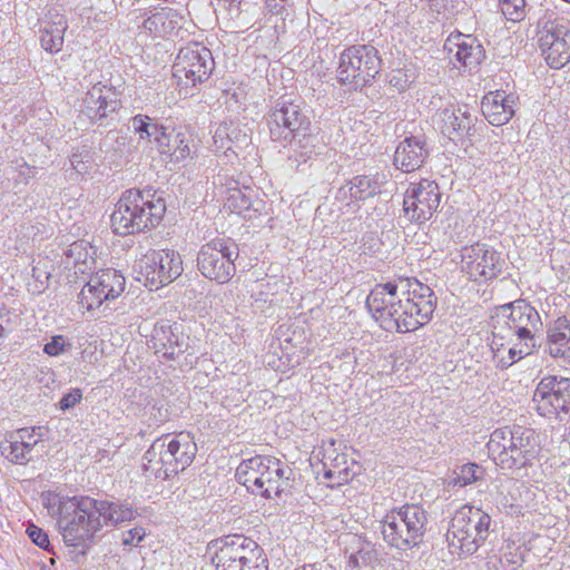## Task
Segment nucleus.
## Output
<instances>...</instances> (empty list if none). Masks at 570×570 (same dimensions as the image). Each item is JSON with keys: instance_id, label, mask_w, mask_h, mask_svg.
Listing matches in <instances>:
<instances>
[{"instance_id": "f257e3e1", "label": "nucleus", "mask_w": 570, "mask_h": 570, "mask_svg": "<svg viewBox=\"0 0 570 570\" xmlns=\"http://www.w3.org/2000/svg\"><path fill=\"white\" fill-rule=\"evenodd\" d=\"M366 307L385 331L407 333L426 324L435 309L433 291L415 278L399 277L376 284Z\"/></svg>"}, {"instance_id": "f03ea898", "label": "nucleus", "mask_w": 570, "mask_h": 570, "mask_svg": "<svg viewBox=\"0 0 570 570\" xmlns=\"http://www.w3.org/2000/svg\"><path fill=\"white\" fill-rule=\"evenodd\" d=\"M538 311L524 299L504 304L492 318V351L498 356L500 348L508 345V357L499 361L501 368H508L517 361L532 354L539 346L538 334L542 331Z\"/></svg>"}, {"instance_id": "7ed1b4c3", "label": "nucleus", "mask_w": 570, "mask_h": 570, "mask_svg": "<svg viewBox=\"0 0 570 570\" xmlns=\"http://www.w3.org/2000/svg\"><path fill=\"white\" fill-rule=\"evenodd\" d=\"M58 525L63 542L85 553L102 530L97 500L90 497L59 499Z\"/></svg>"}, {"instance_id": "20e7f679", "label": "nucleus", "mask_w": 570, "mask_h": 570, "mask_svg": "<svg viewBox=\"0 0 570 570\" xmlns=\"http://www.w3.org/2000/svg\"><path fill=\"white\" fill-rule=\"evenodd\" d=\"M489 453L503 470L532 466L541 452L539 434L531 428L513 425L494 430L488 442Z\"/></svg>"}, {"instance_id": "39448f33", "label": "nucleus", "mask_w": 570, "mask_h": 570, "mask_svg": "<svg viewBox=\"0 0 570 570\" xmlns=\"http://www.w3.org/2000/svg\"><path fill=\"white\" fill-rule=\"evenodd\" d=\"M166 204L150 191L128 189L118 199L110 216L112 230L118 235H131L156 227L163 219Z\"/></svg>"}, {"instance_id": "423d86ee", "label": "nucleus", "mask_w": 570, "mask_h": 570, "mask_svg": "<svg viewBox=\"0 0 570 570\" xmlns=\"http://www.w3.org/2000/svg\"><path fill=\"white\" fill-rule=\"evenodd\" d=\"M491 517L479 508L462 505L451 519L446 542L451 554L466 558L474 554L490 534Z\"/></svg>"}, {"instance_id": "0eeeda50", "label": "nucleus", "mask_w": 570, "mask_h": 570, "mask_svg": "<svg viewBox=\"0 0 570 570\" xmlns=\"http://www.w3.org/2000/svg\"><path fill=\"white\" fill-rule=\"evenodd\" d=\"M207 556L216 570H267L263 549L252 539L233 534L213 540Z\"/></svg>"}, {"instance_id": "6e6552de", "label": "nucleus", "mask_w": 570, "mask_h": 570, "mask_svg": "<svg viewBox=\"0 0 570 570\" xmlns=\"http://www.w3.org/2000/svg\"><path fill=\"white\" fill-rule=\"evenodd\" d=\"M426 522V513L421 507L406 504L390 511L380 528L386 543L406 551L422 542Z\"/></svg>"}, {"instance_id": "1a4fd4ad", "label": "nucleus", "mask_w": 570, "mask_h": 570, "mask_svg": "<svg viewBox=\"0 0 570 570\" xmlns=\"http://www.w3.org/2000/svg\"><path fill=\"white\" fill-rule=\"evenodd\" d=\"M542 17L537 20L539 45L547 63L554 69L570 60V29L563 18H554L551 10L540 9Z\"/></svg>"}, {"instance_id": "9d476101", "label": "nucleus", "mask_w": 570, "mask_h": 570, "mask_svg": "<svg viewBox=\"0 0 570 570\" xmlns=\"http://www.w3.org/2000/svg\"><path fill=\"white\" fill-rule=\"evenodd\" d=\"M135 271L137 281L158 289L174 282L181 275L183 261L173 249L149 250L137 262Z\"/></svg>"}, {"instance_id": "9b49d317", "label": "nucleus", "mask_w": 570, "mask_h": 570, "mask_svg": "<svg viewBox=\"0 0 570 570\" xmlns=\"http://www.w3.org/2000/svg\"><path fill=\"white\" fill-rule=\"evenodd\" d=\"M238 257L236 244L225 239H213L198 252L197 266L202 275L219 284L228 283L235 275V259Z\"/></svg>"}, {"instance_id": "f8f14e48", "label": "nucleus", "mask_w": 570, "mask_h": 570, "mask_svg": "<svg viewBox=\"0 0 570 570\" xmlns=\"http://www.w3.org/2000/svg\"><path fill=\"white\" fill-rule=\"evenodd\" d=\"M381 59L371 46H352L340 58L337 79L343 85L364 86L379 73Z\"/></svg>"}, {"instance_id": "ddd939ff", "label": "nucleus", "mask_w": 570, "mask_h": 570, "mask_svg": "<svg viewBox=\"0 0 570 570\" xmlns=\"http://www.w3.org/2000/svg\"><path fill=\"white\" fill-rule=\"evenodd\" d=\"M212 52L200 43H189L181 48L173 66V76L183 86H196L208 79L214 69Z\"/></svg>"}, {"instance_id": "4468645a", "label": "nucleus", "mask_w": 570, "mask_h": 570, "mask_svg": "<svg viewBox=\"0 0 570 570\" xmlns=\"http://www.w3.org/2000/svg\"><path fill=\"white\" fill-rule=\"evenodd\" d=\"M269 136L273 141L285 142L299 137L309 126L301 105L294 100L279 99L267 117Z\"/></svg>"}, {"instance_id": "2eb2a0df", "label": "nucleus", "mask_w": 570, "mask_h": 570, "mask_svg": "<svg viewBox=\"0 0 570 570\" xmlns=\"http://www.w3.org/2000/svg\"><path fill=\"white\" fill-rule=\"evenodd\" d=\"M441 202L439 185L430 179L410 184L403 199L405 218L411 223L422 224L433 216Z\"/></svg>"}, {"instance_id": "dca6fc26", "label": "nucleus", "mask_w": 570, "mask_h": 570, "mask_svg": "<svg viewBox=\"0 0 570 570\" xmlns=\"http://www.w3.org/2000/svg\"><path fill=\"white\" fill-rule=\"evenodd\" d=\"M533 402L543 416H570V379L544 376L534 390Z\"/></svg>"}, {"instance_id": "f3484780", "label": "nucleus", "mask_w": 570, "mask_h": 570, "mask_svg": "<svg viewBox=\"0 0 570 570\" xmlns=\"http://www.w3.org/2000/svg\"><path fill=\"white\" fill-rule=\"evenodd\" d=\"M126 281L122 274L112 268L101 269L90 276L79 293V303L88 311L114 301L125 291Z\"/></svg>"}, {"instance_id": "a211bd4d", "label": "nucleus", "mask_w": 570, "mask_h": 570, "mask_svg": "<svg viewBox=\"0 0 570 570\" xmlns=\"http://www.w3.org/2000/svg\"><path fill=\"white\" fill-rule=\"evenodd\" d=\"M462 271L474 282L493 279L502 271L500 253L479 243L465 247L462 252Z\"/></svg>"}, {"instance_id": "6ab92c4d", "label": "nucleus", "mask_w": 570, "mask_h": 570, "mask_svg": "<svg viewBox=\"0 0 570 570\" xmlns=\"http://www.w3.org/2000/svg\"><path fill=\"white\" fill-rule=\"evenodd\" d=\"M168 435L157 438L144 455L142 468L155 479L166 480L181 472L167 445Z\"/></svg>"}, {"instance_id": "aec40b11", "label": "nucleus", "mask_w": 570, "mask_h": 570, "mask_svg": "<svg viewBox=\"0 0 570 570\" xmlns=\"http://www.w3.org/2000/svg\"><path fill=\"white\" fill-rule=\"evenodd\" d=\"M435 117L441 124V131L451 140L470 136L475 120L468 106H440Z\"/></svg>"}, {"instance_id": "412c9836", "label": "nucleus", "mask_w": 570, "mask_h": 570, "mask_svg": "<svg viewBox=\"0 0 570 570\" xmlns=\"http://www.w3.org/2000/svg\"><path fill=\"white\" fill-rule=\"evenodd\" d=\"M120 107L117 94L100 82L94 85L82 100L81 114L91 121H99Z\"/></svg>"}, {"instance_id": "4be33fe9", "label": "nucleus", "mask_w": 570, "mask_h": 570, "mask_svg": "<svg viewBox=\"0 0 570 570\" xmlns=\"http://www.w3.org/2000/svg\"><path fill=\"white\" fill-rule=\"evenodd\" d=\"M263 472V491L255 494L271 499L289 492L293 483V470L288 465L274 456H268Z\"/></svg>"}, {"instance_id": "5701e85b", "label": "nucleus", "mask_w": 570, "mask_h": 570, "mask_svg": "<svg viewBox=\"0 0 570 570\" xmlns=\"http://www.w3.org/2000/svg\"><path fill=\"white\" fill-rule=\"evenodd\" d=\"M429 149L423 137L410 136L402 140L394 153V165L404 173L419 169L426 157Z\"/></svg>"}, {"instance_id": "b1692460", "label": "nucleus", "mask_w": 570, "mask_h": 570, "mask_svg": "<svg viewBox=\"0 0 570 570\" xmlns=\"http://www.w3.org/2000/svg\"><path fill=\"white\" fill-rule=\"evenodd\" d=\"M385 183L386 177L382 173L357 175L340 188L338 195H348L351 200L363 202L381 194Z\"/></svg>"}, {"instance_id": "393cba45", "label": "nucleus", "mask_w": 570, "mask_h": 570, "mask_svg": "<svg viewBox=\"0 0 570 570\" xmlns=\"http://www.w3.org/2000/svg\"><path fill=\"white\" fill-rule=\"evenodd\" d=\"M514 99L504 91L490 92L482 99V112L493 126L507 124L514 115Z\"/></svg>"}, {"instance_id": "a878e982", "label": "nucleus", "mask_w": 570, "mask_h": 570, "mask_svg": "<svg viewBox=\"0 0 570 570\" xmlns=\"http://www.w3.org/2000/svg\"><path fill=\"white\" fill-rule=\"evenodd\" d=\"M445 49L465 67H476L482 59V47L475 43L471 36H450L445 42Z\"/></svg>"}, {"instance_id": "bb28decb", "label": "nucleus", "mask_w": 570, "mask_h": 570, "mask_svg": "<svg viewBox=\"0 0 570 570\" xmlns=\"http://www.w3.org/2000/svg\"><path fill=\"white\" fill-rule=\"evenodd\" d=\"M151 342L155 353L166 360H175L184 353V338L170 325L155 327Z\"/></svg>"}, {"instance_id": "cd10ccee", "label": "nucleus", "mask_w": 570, "mask_h": 570, "mask_svg": "<svg viewBox=\"0 0 570 570\" xmlns=\"http://www.w3.org/2000/svg\"><path fill=\"white\" fill-rule=\"evenodd\" d=\"M68 24L63 14L51 10L43 20V29L40 37L41 47L51 53L59 52L63 45V35Z\"/></svg>"}, {"instance_id": "c85d7f7f", "label": "nucleus", "mask_w": 570, "mask_h": 570, "mask_svg": "<svg viewBox=\"0 0 570 570\" xmlns=\"http://www.w3.org/2000/svg\"><path fill=\"white\" fill-rule=\"evenodd\" d=\"M546 350L554 358H570V325L567 318L559 317L548 327Z\"/></svg>"}, {"instance_id": "c756f323", "label": "nucleus", "mask_w": 570, "mask_h": 570, "mask_svg": "<svg viewBox=\"0 0 570 570\" xmlns=\"http://www.w3.org/2000/svg\"><path fill=\"white\" fill-rule=\"evenodd\" d=\"M268 455H255L239 463L236 469L237 481L252 493L262 492L263 474Z\"/></svg>"}, {"instance_id": "7c9ffc66", "label": "nucleus", "mask_w": 570, "mask_h": 570, "mask_svg": "<svg viewBox=\"0 0 570 570\" xmlns=\"http://www.w3.org/2000/svg\"><path fill=\"white\" fill-rule=\"evenodd\" d=\"M167 435V445L170 448V454L175 464L179 465V470L183 472L193 463L197 453V445L188 432Z\"/></svg>"}, {"instance_id": "2f4dec72", "label": "nucleus", "mask_w": 570, "mask_h": 570, "mask_svg": "<svg viewBox=\"0 0 570 570\" xmlns=\"http://www.w3.org/2000/svg\"><path fill=\"white\" fill-rule=\"evenodd\" d=\"M157 148L161 155H168L175 161H183L190 155L189 136L167 127L158 138Z\"/></svg>"}, {"instance_id": "473e14b6", "label": "nucleus", "mask_w": 570, "mask_h": 570, "mask_svg": "<svg viewBox=\"0 0 570 570\" xmlns=\"http://www.w3.org/2000/svg\"><path fill=\"white\" fill-rule=\"evenodd\" d=\"M142 16L145 18L141 27L157 37L171 35L178 24V14L173 9L161 8L160 10L145 12Z\"/></svg>"}, {"instance_id": "72a5a7b5", "label": "nucleus", "mask_w": 570, "mask_h": 570, "mask_svg": "<svg viewBox=\"0 0 570 570\" xmlns=\"http://www.w3.org/2000/svg\"><path fill=\"white\" fill-rule=\"evenodd\" d=\"M98 514L102 519L104 527H115L121 522L130 521L135 518V511L128 504L111 502L107 500H97Z\"/></svg>"}, {"instance_id": "f704fd0d", "label": "nucleus", "mask_w": 570, "mask_h": 570, "mask_svg": "<svg viewBox=\"0 0 570 570\" xmlns=\"http://www.w3.org/2000/svg\"><path fill=\"white\" fill-rule=\"evenodd\" d=\"M226 206L238 215L248 216L250 210L258 213L262 210V200L253 199V190L250 188H228L226 197Z\"/></svg>"}, {"instance_id": "c9c22d12", "label": "nucleus", "mask_w": 570, "mask_h": 570, "mask_svg": "<svg viewBox=\"0 0 570 570\" xmlns=\"http://www.w3.org/2000/svg\"><path fill=\"white\" fill-rule=\"evenodd\" d=\"M323 465L325 468L324 478L332 480L334 482L333 485H341L348 482L351 474L344 454L335 453L334 449L326 450Z\"/></svg>"}, {"instance_id": "e433bc0d", "label": "nucleus", "mask_w": 570, "mask_h": 570, "mask_svg": "<svg viewBox=\"0 0 570 570\" xmlns=\"http://www.w3.org/2000/svg\"><path fill=\"white\" fill-rule=\"evenodd\" d=\"M500 9L508 21L520 22L527 17L529 21H535L541 17L532 11L527 0H500Z\"/></svg>"}, {"instance_id": "4c0bfd02", "label": "nucleus", "mask_w": 570, "mask_h": 570, "mask_svg": "<svg viewBox=\"0 0 570 570\" xmlns=\"http://www.w3.org/2000/svg\"><path fill=\"white\" fill-rule=\"evenodd\" d=\"M213 140L217 150L228 151L234 150V147H237L238 144L245 142L247 140V136L245 134H240V130L235 126L223 124L215 130Z\"/></svg>"}, {"instance_id": "58836bf2", "label": "nucleus", "mask_w": 570, "mask_h": 570, "mask_svg": "<svg viewBox=\"0 0 570 570\" xmlns=\"http://www.w3.org/2000/svg\"><path fill=\"white\" fill-rule=\"evenodd\" d=\"M131 127L136 134L139 135V139H148L158 145V138L163 135L167 127L154 122V120L144 115H137L131 119Z\"/></svg>"}, {"instance_id": "ea45409f", "label": "nucleus", "mask_w": 570, "mask_h": 570, "mask_svg": "<svg viewBox=\"0 0 570 570\" xmlns=\"http://www.w3.org/2000/svg\"><path fill=\"white\" fill-rule=\"evenodd\" d=\"M16 443L22 444L31 455L39 453L38 445L42 443L45 429L42 426L22 428L10 432Z\"/></svg>"}, {"instance_id": "a19ab883", "label": "nucleus", "mask_w": 570, "mask_h": 570, "mask_svg": "<svg viewBox=\"0 0 570 570\" xmlns=\"http://www.w3.org/2000/svg\"><path fill=\"white\" fill-rule=\"evenodd\" d=\"M0 449L6 459L11 463L24 465L33 460V455L22 444L16 443L14 439H11V433L7 435Z\"/></svg>"}, {"instance_id": "79ce46f5", "label": "nucleus", "mask_w": 570, "mask_h": 570, "mask_svg": "<svg viewBox=\"0 0 570 570\" xmlns=\"http://www.w3.org/2000/svg\"><path fill=\"white\" fill-rule=\"evenodd\" d=\"M376 561L377 552L370 546H364L356 552L351 553L347 566L350 570H362L363 568L373 567Z\"/></svg>"}, {"instance_id": "37998d69", "label": "nucleus", "mask_w": 570, "mask_h": 570, "mask_svg": "<svg viewBox=\"0 0 570 570\" xmlns=\"http://www.w3.org/2000/svg\"><path fill=\"white\" fill-rule=\"evenodd\" d=\"M453 474L451 482L462 488L481 479L483 470L475 463H466L455 470Z\"/></svg>"}, {"instance_id": "c03bdc74", "label": "nucleus", "mask_w": 570, "mask_h": 570, "mask_svg": "<svg viewBox=\"0 0 570 570\" xmlns=\"http://www.w3.org/2000/svg\"><path fill=\"white\" fill-rule=\"evenodd\" d=\"M438 20H452L458 12V0H426Z\"/></svg>"}, {"instance_id": "a18cd8bd", "label": "nucleus", "mask_w": 570, "mask_h": 570, "mask_svg": "<svg viewBox=\"0 0 570 570\" xmlns=\"http://www.w3.org/2000/svg\"><path fill=\"white\" fill-rule=\"evenodd\" d=\"M291 149L306 161L314 154L313 138L307 136L305 131L301 132L299 137L288 139Z\"/></svg>"}, {"instance_id": "49530a36", "label": "nucleus", "mask_w": 570, "mask_h": 570, "mask_svg": "<svg viewBox=\"0 0 570 570\" xmlns=\"http://www.w3.org/2000/svg\"><path fill=\"white\" fill-rule=\"evenodd\" d=\"M32 278L33 283H29V286L32 287V293L43 292L50 278V273L47 269V262H43V264L39 262L32 267Z\"/></svg>"}, {"instance_id": "de8ad7c7", "label": "nucleus", "mask_w": 570, "mask_h": 570, "mask_svg": "<svg viewBox=\"0 0 570 570\" xmlns=\"http://www.w3.org/2000/svg\"><path fill=\"white\" fill-rule=\"evenodd\" d=\"M415 79V72L412 69H395L389 76V82L400 91L405 90Z\"/></svg>"}, {"instance_id": "09e8293b", "label": "nucleus", "mask_w": 570, "mask_h": 570, "mask_svg": "<svg viewBox=\"0 0 570 570\" xmlns=\"http://www.w3.org/2000/svg\"><path fill=\"white\" fill-rule=\"evenodd\" d=\"M71 348V344L62 335L52 336L51 340L45 344L43 352L49 356H59L66 351Z\"/></svg>"}, {"instance_id": "8fccbe9b", "label": "nucleus", "mask_w": 570, "mask_h": 570, "mask_svg": "<svg viewBox=\"0 0 570 570\" xmlns=\"http://www.w3.org/2000/svg\"><path fill=\"white\" fill-rule=\"evenodd\" d=\"M70 163L77 174L86 175L89 173L92 166V157L89 155V153H75L70 158Z\"/></svg>"}, {"instance_id": "3c124183", "label": "nucleus", "mask_w": 570, "mask_h": 570, "mask_svg": "<svg viewBox=\"0 0 570 570\" xmlns=\"http://www.w3.org/2000/svg\"><path fill=\"white\" fill-rule=\"evenodd\" d=\"M86 249V246L83 245V243L81 242H75L70 245V248L68 249V257H73V263H75V266L78 268V271L80 273H85V267H88V262H87V258L85 257L83 259L81 258V255H82V250Z\"/></svg>"}, {"instance_id": "603ef678", "label": "nucleus", "mask_w": 570, "mask_h": 570, "mask_svg": "<svg viewBox=\"0 0 570 570\" xmlns=\"http://www.w3.org/2000/svg\"><path fill=\"white\" fill-rule=\"evenodd\" d=\"M27 533L31 541L43 550H49L50 541L48 534L35 524H29Z\"/></svg>"}, {"instance_id": "864d4df0", "label": "nucleus", "mask_w": 570, "mask_h": 570, "mask_svg": "<svg viewBox=\"0 0 570 570\" xmlns=\"http://www.w3.org/2000/svg\"><path fill=\"white\" fill-rule=\"evenodd\" d=\"M145 529L136 527L122 534L121 542L124 546H138L145 538Z\"/></svg>"}, {"instance_id": "5fc2aeb1", "label": "nucleus", "mask_w": 570, "mask_h": 570, "mask_svg": "<svg viewBox=\"0 0 570 570\" xmlns=\"http://www.w3.org/2000/svg\"><path fill=\"white\" fill-rule=\"evenodd\" d=\"M17 176L16 181L19 184H28L36 175V169L30 167L27 163H21L16 167Z\"/></svg>"}, {"instance_id": "6e6d98bb", "label": "nucleus", "mask_w": 570, "mask_h": 570, "mask_svg": "<svg viewBox=\"0 0 570 570\" xmlns=\"http://www.w3.org/2000/svg\"><path fill=\"white\" fill-rule=\"evenodd\" d=\"M82 397L81 391L76 389L70 393L65 394L60 400V409L68 410L80 402Z\"/></svg>"}, {"instance_id": "4d7b16f0", "label": "nucleus", "mask_w": 570, "mask_h": 570, "mask_svg": "<svg viewBox=\"0 0 570 570\" xmlns=\"http://www.w3.org/2000/svg\"><path fill=\"white\" fill-rule=\"evenodd\" d=\"M289 0H265V6L272 14H283Z\"/></svg>"}, {"instance_id": "13d9d810", "label": "nucleus", "mask_w": 570, "mask_h": 570, "mask_svg": "<svg viewBox=\"0 0 570 570\" xmlns=\"http://www.w3.org/2000/svg\"><path fill=\"white\" fill-rule=\"evenodd\" d=\"M0 325H2L4 328H8L3 332V337L12 332L16 326V322L11 320L9 315H0Z\"/></svg>"}, {"instance_id": "bf43d9fd", "label": "nucleus", "mask_w": 570, "mask_h": 570, "mask_svg": "<svg viewBox=\"0 0 570 570\" xmlns=\"http://www.w3.org/2000/svg\"><path fill=\"white\" fill-rule=\"evenodd\" d=\"M6 330H7V328H4L2 325H0V345L2 344L3 332H4Z\"/></svg>"}]
</instances>
